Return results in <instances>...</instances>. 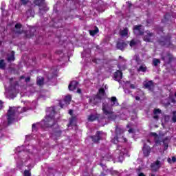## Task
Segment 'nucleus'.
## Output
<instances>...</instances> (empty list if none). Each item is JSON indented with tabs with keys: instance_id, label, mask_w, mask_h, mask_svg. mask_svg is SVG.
<instances>
[{
	"instance_id": "nucleus-23",
	"label": "nucleus",
	"mask_w": 176,
	"mask_h": 176,
	"mask_svg": "<svg viewBox=\"0 0 176 176\" xmlns=\"http://www.w3.org/2000/svg\"><path fill=\"white\" fill-rule=\"evenodd\" d=\"M145 89H148V90H152V87H153V81L150 80L144 84Z\"/></svg>"
},
{
	"instance_id": "nucleus-47",
	"label": "nucleus",
	"mask_w": 176,
	"mask_h": 176,
	"mask_svg": "<svg viewBox=\"0 0 176 176\" xmlns=\"http://www.w3.org/2000/svg\"><path fill=\"white\" fill-rule=\"evenodd\" d=\"M47 78L48 79V80H51V79H53V75H52L51 76H49V74L47 76Z\"/></svg>"
},
{
	"instance_id": "nucleus-46",
	"label": "nucleus",
	"mask_w": 176,
	"mask_h": 176,
	"mask_svg": "<svg viewBox=\"0 0 176 176\" xmlns=\"http://www.w3.org/2000/svg\"><path fill=\"white\" fill-rule=\"evenodd\" d=\"M3 107V102H2V100H0V109H2Z\"/></svg>"
},
{
	"instance_id": "nucleus-15",
	"label": "nucleus",
	"mask_w": 176,
	"mask_h": 176,
	"mask_svg": "<svg viewBox=\"0 0 176 176\" xmlns=\"http://www.w3.org/2000/svg\"><path fill=\"white\" fill-rule=\"evenodd\" d=\"M113 78L114 80H116L117 82L122 80V79H123V72H122V70H117L116 72H114Z\"/></svg>"
},
{
	"instance_id": "nucleus-18",
	"label": "nucleus",
	"mask_w": 176,
	"mask_h": 176,
	"mask_svg": "<svg viewBox=\"0 0 176 176\" xmlns=\"http://www.w3.org/2000/svg\"><path fill=\"white\" fill-rule=\"evenodd\" d=\"M104 95H105V89H104V88H100L99 89L98 94L96 95V98L101 101V100H102V97H104Z\"/></svg>"
},
{
	"instance_id": "nucleus-38",
	"label": "nucleus",
	"mask_w": 176,
	"mask_h": 176,
	"mask_svg": "<svg viewBox=\"0 0 176 176\" xmlns=\"http://www.w3.org/2000/svg\"><path fill=\"white\" fill-rule=\"evenodd\" d=\"M23 174L24 176H31V173L28 170H25Z\"/></svg>"
},
{
	"instance_id": "nucleus-22",
	"label": "nucleus",
	"mask_w": 176,
	"mask_h": 176,
	"mask_svg": "<svg viewBox=\"0 0 176 176\" xmlns=\"http://www.w3.org/2000/svg\"><path fill=\"white\" fill-rule=\"evenodd\" d=\"M36 83L38 86L42 87L43 85H45V78L43 77H38L36 79Z\"/></svg>"
},
{
	"instance_id": "nucleus-28",
	"label": "nucleus",
	"mask_w": 176,
	"mask_h": 176,
	"mask_svg": "<svg viewBox=\"0 0 176 176\" xmlns=\"http://www.w3.org/2000/svg\"><path fill=\"white\" fill-rule=\"evenodd\" d=\"M16 58H14V51L12 52L11 55L7 58V61L10 63L11 61H14Z\"/></svg>"
},
{
	"instance_id": "nucleus-7",
	"label": "nucleus",
	"mask_w": 176,
	"mask_h": 176,
	"mask_svg": "<svg viewBox=\"0 0 176 176\" xmlns=\"http://www.w3.org/2000/svg\"><path fill=\"white\" fill-rule=\"evenodd\" d=\"M63 134V131L60 129V126L56 125L55 127L52 129V132L51 133V137L54 138L56 141L61 137V135Z\"/></svg>"
},
{
	"instance_id": "nucleus-60",
	"label": "nucleus",
	"mask_w": 176,
	"mask_h": 176,
	"mask_svg": "<svg viewBox=\"0 0 176 176\" xmlns=\"http://www.w3.org/2000/svg\"><path fill=\"white\" fill-rule=\"evenodd\" d=\"M148 142H150L149 140H147Z\"/></svg>"
},
{
	"instance_id": "nucleus-10",
	"label": "nucleus",
	"mask_w": 176,
	"mask_h": 176,
	"mask_svg": "<svg viewBox=\"0 0 176 176\" xmlns=\"http://www.w3.org/2000/svg\"><path fill=\"white\" fill-rule=\"evenodd\" d=\"M129 46V41H124V40H120L116 43V49L124 52V50Z\"/></svg>"
},
{
	"instance_id": "nucleus-16",
	"label": "nucleus",
	"mask_w": 176,
	"mask_h": 176,
	"mask_svg": "<svg viewBox=\"0 0 176 176\" xmlns=\"http://www.w3.org/2000/svg\"><path fill=\"white\" fill-rule=\"evenodd\" d=\"M78 85L79 82L78 81L73 80L69 83L68 89L70 91H74V90H76Z\"/></svg>"
},
{
	"instance_id": "nucleus-5",
	"label": "nucleus",
	"mask_w": 176,
	"mask_h": 176,
	"mask_svg": "<svg viewBox=\"0 0 176 176\" xmlns=\"http://www.w3.org/2000/svg\"><path fill=\"white\" fill-rule=\"evenodd\" d=\"M171 35L168 34L166 36L163 37V40L160 39L157 41L159 45L161 46H166V47H170L173 46V43H171Z\"/></svg>"
},
{
	"instance_id": "nucleus-49",
	"label": "nucleus",
	"mask_w": 176,
	"mask_h": 176,
	"mask_svg": "<svg viewBox=\"0 0 176 176\" xmlns=\"http://www.w3.org/2000/svg\"><path fill=\"white\" fill-rule=\"evenodd\" d=\"M130 87H131V89H135V85H134V84H131Z\"/></svg>"
},
{
	"instance_id": "nucleus-51",
	"label": "nucleus",
	"mask_w": 176,
	"mask_h": 176,
	"mask_svg": "<svg viewBox=\"0 0 176 176\" xmlns=\"http://www.w3.org/2000/svg\"><path fill=\"white\" fill-rule=\"evenodd\" d=\"M135 100L136 101H140V100H141V98H140V96H135Z\"/></svg>"
},
{
	"instance_id": "nucleus-45",
	"label": "nucleus",
	"mask_w": 176,
	"mask_h": 176,
	"mask_svg": "<svg viewBox=\"0 0 176 176\" xmlns=\"http://www.w3.org/2000/svg\"><path fill=\"white\" fill-rule=\"evenodd\" d=\"M56 54H63V50H58L56 52Z\"/></svg>"
},
{
	"instance_id": "nucleus-59",
	"label": "nucleus",
	"mask_w": 176,
	"mask_h": 176,
	"mask_svg": "<svg viewBox=\"0 0 176 176\" xmlns=\"http://www.w3.org/2000/svg\"><path fill=\"white\" fill-rule=\"evenodd\" d=\"M67 2H69V1H71V0H67Z\"/></svg>"
},
{
	"instance_id": "nucleus-40",
	"label": "nucleus",
	"mask_w": 176,
	"mask_h": 176,
	"mask_svg": "<svg viewBox=\"0 0 176 176\" xmlns=\"http://www.w3.org/2000/svg\"><path fill=\"white\" fill-rule=\"evenodd\" d=\"M30 2V0H21V3L22 5H27Z\"/></svg>"
},
{
	"instance_id": "nucleus-52",
	"label": "nucleus",
	"mask_w": 176,
	"mask_h": 176,
	"mask_svg": "<svg viewBox=\"0 0 176 176\" xmlns=\"http://www.w3.org/2000/svg\"><path fill=\"white\" fill-rule=\"evenodd\" d=\"M77 93H78L79 94H80L82 93V89H77Z\"/></svg>"
},
{
	"instance_id": "nucleus-42",
	"label": "nucleus",
	"mask_w": 176,
	"mask_h": 176,
	"mask_svg": "<svg viewBox=\"0 0 176 176\" xmlns=\"http://www.w3.org/2000/svg\"><path fill=\"white\" fill-rule=\"evenodd\" d=\"M31 80V77H27L25 80V82H26V83H28V82H30Z\"/></svg>"
},
{
	"instance_id": "nucleus-1",
	"label": "nucleus",
	"mask_w": 176,
	"mask_h": 176,
	"mask_svg": "<svg viewBox=\"0 0 176 176\" xmlns=\"http://www.w3.org/2000/svg\"><path fill=\"white\" fill-rule=\"evenodd\" d=\"M46 112L48 114L41 121V126L46 128L53 127L56 124V118L54 117L56 109H54V107H48Z\"/></svg>"
},
{
	"instance_id": "nucleus-9",
	"label": "nucleus",
	"mask_w": 176,
	"mask_h": 176,
	"mask_svg": "<svg viewBox=\"0 0 176 176\" xmlns=\"http://www.w3.org/2000/svg\"><path fill=\"white\" fill-rule=\"evenodd\" d=\"M102 132L98 131L94 135L90 136L91 140L94 144H100V141H102Z\"/></svg>"
},
{
	"instance_id": "nucleus-34",
	"label": "nucleus",
	"mask_w": 176,
	"mask_h": 176,
	"mask_svg": "<svg viewBox=\"0 0 176 176\" xmlns=\"http://www.w3.org/2000/svg\"><path fill=\"white\" fill-rule=\"evenodd\" d=\"M167 57H168V64H170L174 60V56L170 53H168Z\"/></svg>"
},
{
	"instance_id": "nucleus-58",
	"label": "nucleus",
	"mask_w": 176,
	"mask_h": 176,
	"mask_svg": "<svg viewBox=\"0 0 176 176\" xmlns=\"http://www.w3.org/2000/svg\"><path fill=\"white\" fill-rule=\"evenodd\" d=\"M151 176H155V174H152Z\"/></svg>"
},
{
	"instance_id": "nucleus-37",
	"label": "nucleus",
	"mask_w": 176,
	"mask_h": 176,
	"mask_svg": "<svg viewBox=\"0 0 176 176\" xmlns=\"http://www.w3.org/2000/svg\"><path fill=\"white\" fill-rule=\"evenodd\" d=\"M172 122L176 123V111L173 112Z\"/></svg>"
},
{
	"instance_id": "nucleus-54",
	"label": "nucleus",
	"mask_w": 176,
	"mask_h": 176,
	"mask_svg": "<svg viewBox=\"0 0 176 176\" xmlns=\"http://www.w3.org/2000/svg\"><path fill=\"white\" fill-rule=\"evenodd\" d=\"M139 176H145V174H144V173H140L139 174Z\"/></svg>"
},
{
	"instance_id": "nucleus-13",
	"label": "nucleus",
	"mask_w": 176,
	"mask_h": 176,
	"mask_svg": "<svg viewBox=\"0 0 176 176\" xmlns=\"http://www.w3.org/2000/svg\"><path fill=\"white\" fill-rule=\"evenodd\" d=\"M161 167H162V162H160V160H157L155 161V163H152L151 164V168L153 173H156L157 170L160 169Z\"/></svg>"
},
{
	"instance_id": "nucleus-11",
	"label": "nucleus",
	"mask_w": 176,
	"mask_h": 176,
	"mask_svg": "<svg viewBox=\"0 0 176 176\" xmlns=\"http://www.w3.org/2000/svg\"><path fill=\"white\" fill-rule=\"evenodd\" d=\"M133 34L138 36H142L145 34L144 30L142 29V25H136L133 26Z\"/></svg>"
},
{
	"instance_id": "nucleus-57",
	"label": "nucleus",
	"mask_w": 176,
	"mask_h": 176,
	"mask_svg": "<svg viewBox=\"0 0 176 176\" xmlns=\"http://www.w3.org/2000/svg\"><path fill=\"white\" fill-rule=\"evenodd\" d=\"M162 60H164V57H162Z\"/></svg>"
},
{
	"instance_id": "nucleus-50",
	"label": "nucleus",
	"mask_w": 176,
	"mask_h": 176,
	"mask_svg": "<svg viewBox=\"0 0 176 176\" xmlns=\"http://www.w3.org/2000/svg\"><path fill=\"white\" fill-rule=\"evenodd\" d=\"M172 162H173V163H175V162H176V157H172Z\"/></svg>"
},
{
	"instance_id": "nucleus-8",
	"label": "nucleus",
	"mask_w": 176,
	"mask_h": 176,
	"mask_svg": "<svg viewBox=\"0 0 176 176\" xmlns=\"http://www.w3.org/2000/svg\"><path fill=\"white\" fill-rule=\"evenodd\" d=\"M102 112L104 115H113V107L111 104L109 105L108 103H103L102 105Z\"/></svg>"
},
{
	"instance_id": "nucleus-26",
	"label": "nucleus",
	"mask_w": 176,
	"mask_h": 176,
	"mask_svg": "<svg viewBox=\"0 0 176 176\" xmlns=\"http://www.w3.org/2000/svg\"><path fill=\"white\" fill-rule=\"evenodd\" d=\"M120 35L121 36H127L129 35V29L125 28L124 30L120 31Z\"/></svg>"
},
{
	"instance_id": "nucleus-41",
	"label": "nucleus",
	"mask_w": 176,
	"mask_h": 176,
	"mask_svg": "<svg viewBox=\"0 0 176 176\" xmlns=\"http://www.w3.org/2000/svg\"><path fill=\"white\" fill-rule=\"evenodd\" d=\"M126 4H127L129 9L131 8V6H133V3H131V1H127Z\"/></svg>"
},
{
	"instance_id": "nucleus-56",
	"label": "nucleus",
	"mask_w": 176,
	"mask_h": 176,
	"mask_svg": "<svg viewBox=\"0 0 176 176\" xmlns=\"http://www.w3.org/2000/svg\"><path fill=\"white\" fill-rule=\"evenodd\" d=\"M100 166L101 167H104V164L100 163Z\"/></svg>"
},
{
	"instance_id": "nucleus-29",
	"label": "nucleus",
	"mask_w": 176,
	"mask_h": 176,
	"mask_svg": "<svg viewBox=\"0 0 176 176\" xmlns=\"http://www.w3.org/2000/svg\"><path fill=\"white\" fill-rule=\"evenodd\" d=\"M148 68L145 65H140L139 68H138V72H146Z\"/></svg>"
},
{
	"instance_id": "nucleus-17",
	"label": "nucleus",
	"mask_w": 176,
	"mask_h": 176,
	"mask_svg": "<svg viewBox=\"0 0 176 176\" xmlns=\"http://www.w3.org/2000/svg\"><path fill=\"white\" fill-rule=\"evenodd\" d=\"M109 102H111V107H119V102L118 101V98L116 96H112L108 98Z\"/></svg>"
},
{
	"instance_id": "nucleus-32",
	"label": "nucleus",
	"mask_w": 176,
	"mask_h": 176,
	"mask_svg": "<svg viewBox=\"0 0 176 176\" xmlns=\"http://www.w3.org/2000/svg\"><path fill=\"white\" fill-rule=\"evenodd\" d=\"M138 43V42L137 41H135V39H132L129 42V46L131 47H134V46H137Z\"/></svg>"
},
{
	"instance_id": "nucleus-3",
	"label": "nucleus",
	"mask_w": 176,
	"mask_h": 176,
	"mask_svg": "<svg viewBox=\"0 0 176 176\" xmlns=\"http://www.w3.org/2000/svg\"><path fill=\"white\" fill-rule=\"evenodd\" d=\"M21 28H23V25H21V23H16L15 25V34L16 35H21V34H25L24 38H26L28 39H30V38H32V36L35 35V29L32 28L30 30L24 31L21 30Z\"/></svg>"
},
{
	"instance_id": "nucleus-61",
	"label": "nucleus",
	"mask_w": 176,
	"mask_h": 176,
	"mask_svg": "<svg viewBox=\"0 0 176 176\" xmlns=\"http://www.w3.org/2000/svg\"><path fill=\"white\" fill-rule=\"evenodd\" d=\"M60 107L63 108V105H60Z\"/></svg>"
},
{
	"instance_id": "nucleus-4",
	"label": "nucleus",
	"mask_w": 176,
	"mask_h": 176,
	"mask_svg": "<svg viewBox=\"0 0 176 176\" xmlns=\"http://www.w3.org/2000/svg\"><path fill=\"white\" fill-rule=\"evenodd\" d=\"M150 135L152 137H155L154 141L155 142L156 145H161L162 142L163 143L164 145V151H167L168 149V144H170V139L169 137H166L165 138L162 139L161 141L159 139V135L155 132H151L150 133Z\"/></svg>"
},
{
	"instance_id": "nucleus-55",
	"label": "nucleus",
	"mask_w": 176,
	"mask_h": 176,
	"mask_svg": "<svg viewBox=\"0 0 176 176\" xmlns=\"http://www.w3.org/2000/svg\"><path fill=\"white\" fill-rule=\"evenodd\" d=\"M24 78H25L24 76H21L20 79H24Z\"/></svg>"
},
{
	"instance_id": "nucleus-44",
	"label": "nucleus",
	"mask_w": 176,
	"mask_h": 176,
	"mask_svg": "<svg viewBox=\"0 0 176 176\" xmlns=\"http://www.w3.org/2000/svg\"><path fill=\"white\" fill-rule=\"evenodd\" d=\"M69 115H71V116H72V115H74V110L72 109L69 110Z\"/></svg>"
},
{
	"instance_id": "nucleus-2",
	"label": "nucleus",
	"mask_w": 176,
	"mask_h": 176,
	"mask_svg": "<svg viewBox=\"0 0 176 176\" xmlns=\"http://www.w3.org/2000/svg\"><path fill=\"white\" fill-rule=\"evenodd\" d=\"M24 112H27V108L23 107L20 110V107H10L7 112V122L8 126H10L14 120H16V118L21 115V113H24Z\"/></svg>"
},
{
	"instance_id": "nucleus-27",
	"label": "nucleus",
	"mask_w": 176,
	"mask_h": 176,
	"mask_svg": "<svg viewBox=\"0 0 176 176\" xmlns=\"http://www.w3.org/2000/svg\"><path fill=\"white\" fill-rule=\"evenodd\" d=\"M98 119V116L96 115L91 114L88 116L89 122H94V120H97Z\"/></svg>"
},
{
	"instance_id": "nucleus-6",
	"label": "nucleus",
	"mask_w": 176,
	"mask_h": 176,
	"mask_svg": "<svg viewBox=\"0 0 176 176\" xmlns=\"http://www.w3.org/2000/svg\"><path fill=\"white\" fill-rule=\"evenodd\" d=\"M115 133H116V136L112 140V141L114 142V144H116L120 141L119 140H120V138H122V137L123 136V134H124V131L121 127H119L117 126H116Z\"/></svg>"
},
{
	"instance_id": "nucleus-30",
	"label": "nucleus",
	"mask_w": 176,
	"mask_h": 176,
	"mask_svg": "<svg viewBox=\"0 0 176 176\" xmlns=\"http://www.w3.org/2000/svg\"><path fill=\"white\" fill-rule=\"evenodd\" d=\"M6 69V63L5 60L1 59L0 60V69Z\"/></svg>"
},
{
	"instance_id": "nucleus-35",
	"label": "nucleus",
	"mask_w": 176,
	"mask_h": 176,
	"mask_svg": "<svg viewBox=\"0 0 176 176\" xmlns=\"http://www.w3.org/2000/svg\"><path fill=\"white\" fill-rule=\"evenodd\" d=\"M130 127H131V126H130V124H129V123L127 124H126V129H129L128 130V133H129V134H131V133H134V129L130 128Z\"/></svg>"
},
{
	"instance_id": "nucleus-36",
	"label": "nucleus",
	"mask_w": 176,
	"mask_h": 176,
	"mask_svg": "<svg viewBox=\"0 0 176 176\" xmlns=\"http://www.w3.org/2000/svg\"><path fill=\"white\" fill-rule=\"evenodd\" d=\"M75 120H76V117L75 116H72L70 119H69V125H72L74 124V122H75Z\"/></svg>"
},
{
	"instance_id": "nucleus-21",
	"label": "nucleus",
	"mask_w": 176,
	"mask_h": 176,
	"mask_svg": "<svg viewBox=\"0 0 176 176\" xmlns=\"http://www.w3.org/2000/svg\"><path fill=\"white\" fill-rule=\"evenodd\" d=\"M26 16H27L28 19H30V17H34L35 11L32 8H29L26 11Z\"/></svg>"
},
{
	"instance_id": "nucleus-14",
	"label": "nucleus",
	"mask_w": 176,
	"mask_h": 176,
	"mask_svg": "<svg viewBox=\"0 0 176 176\" xmlns=\"http://www.w3.org/2000/svg\"><path fill=\"white\" fill-rule=\"evenodd\" d=\"M151 151L152 150L151 148V146H148V144H146V143H144L143 148H142L144 156H145V157H148V156H149V155H151Z\"/></svg>"
},
{
	"instance_id": "nucleus-39",
	"label": "nucleus",
	"mask_w": 176,
	"mask_h": 176,
	"mask_svg": "<svg viewBox=\"0 0 176 176\" xmlns=\"http://www.w3.org/2000/svg\"><path fill=\"white\" fill-rule=\"evenodd\" d=\"M32 131H38V129L36 128V124H33L32 126Z\"/></svg>"
},
{
	"instance_id": "nucleus-20",
	"label": "nucleus",
	"mask_w": 176,
	"mask_h": 176,
	"mask_svg": "<svg viewBox=\"0 0 176 176\" xmlns=\"http://www.w3.org/2000/svg\"><path fill=\"white\" fill-rule=\"evenodd\" d=\"M45 1L46 0H34L33 3L38 8H42V6H45Z\"/></svg>"
},
{
	"instance_id": "nucleus-24",
	"label": "nucleus",
	"mask_w": 176,
	"mask_h": 176,
	"mask_svg": "<svg viewBox=\"0 0 176 176\" xmlns=\"http://www.w3.org/2000/svg\"><path fill=\"white\" fill-rule=\"evenodd\" d=\"M170 19H171V16H170V14L166 13L164 16V19L162 20V23H168V21H170Z\"/></svg>"
},
{
	"instance_id": "nucleus-33",
	"label": "nucleus",
	"mask_w": 176,
	"mask_h": 176,
	"mask_svg": "<svg viewBox=\"0 0 176 176\" xmlns=\"http://www.w3.org/2000/svg\"><path fill=\"white\" fill-rule=\"evenodd\" d=\"M160 59H157V58H154L153 59V64L154 65V67H157V65H159V64H160Z\"/></svg>"
},
{
	"instance_id": "nucleus-43",
	"label": "nucleus",
	"mask_w": 176,
	"mask_h": 176,
	"mask_svg": "<svg viewBox=\"0 0 176 176\" xmlns=\"http://www.w3.org/2000/svg\"><path fill=\"white\" fill-rule=\"evenodd\" d=\"M120 140H124V142H127V139H126L123 135L122 137L120 138Z\"/></svg>"
},
{
	"instance_id": "nucleus-25",
	"label": "nucleus",
	"mask_w": 176,
	"mask_h": 176,
	"mask_svg": "<svg viewBox=\"0 0 176 176\" xmlns=\"http://www.w3.org/2000/svg\"><path fill=\"white\" fill-rule=\"evenodd\" d=\"M100 32V30L97 26H95V30H89V34L91 36H94V35H97Z\"/></svg>"
},
{
	"instance_id": "nucleus-53",
	"label": "nucleus",
	"mask_w": 176,
	"mask_h": 176,
	"mask_svg": "<svg viewBox=\"0 0 176 176\" xmlns=\"http://www.w3.org/2000/svg\"><path fill=\"white\" fill-rule=\"evenodd\" d=\"M118 58H119L120 60H122V61H124V58H123V56H119Z\"/></svg>"
},
{
	"instance_id": "nucleus-19",
	"label": "nucleus",
	"mask_w": 176,
	"mask_h": 176,
	"mask_svg": "<svg viewBox=\"0 0 176 176\" xmlns=\"http://www.w3.org/2000/svg\"><path fill=\"white\" fill-rule=\"evenodd\" d=\"M162 113V110L160 109H155L153 110V119H155V120H159V114Z\"/></svg>"
},
{
	"instance_id": "nucleus-12",
	"label": "nucleus",
	"mask_w": 176,
	"mask_h": 176,
	"mask_svg": "<svg viewBox=\"0 0 176 176\" xmlns=\"http://www.w3.org/2000/svg\"><path fill=\"white\" fill-rule=\"evenodd\" d=\"M145 35L143 36V41L144 42H152V38H155V33L151 32L149 30L145 32Z\"/></svg>"
},
{
	"instance_id": "nucleus-31",
	"label": "nucleus",
	"mask_w": 176,
	"mask_h": 176,
	"mask_svg": "<svg viewBox=\"0 0 176 176\" xmlns=\"http://www.w3.org/2000/svg\"><path fill=\"white\" fill-rule=\"evenodd\" d=\"M72 100V96L71 95H67L65 97L64 101L66 104H69Z\"/></svg>"
},
{
	"instance_id": "nucleus-48",
	"label": "nucleus",
	"mask_w": 176,
	"mask_h": 176,
	"mask_svg": "<svg viewBox=\"0 0 176 176\" xmlns=\"http://www.w3.org/2000/svg\"><path fill=\"white\" fill-rule=\"evenodd\" d=\"M92 62L94 63L95 64H98V63L97 62V58L92 59Z\"/></svg>"
}]
</instances>
